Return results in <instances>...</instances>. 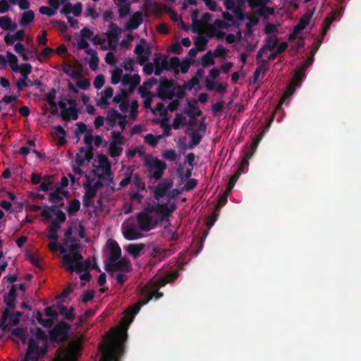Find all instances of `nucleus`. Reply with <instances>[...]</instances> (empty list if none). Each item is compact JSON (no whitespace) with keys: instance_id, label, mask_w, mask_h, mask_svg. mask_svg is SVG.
<instances>
[{"instance_id":"603ef678","label":"nucleus","mask_w":361,"mask_h":361,"mask_svg":"<svg viewBox=\"0 0 361 361\" xmlns=\"http://www.w3.org/2000/svg\"><path fill=\"white\" fill-rule=\"evenodd\" d=\"M208 43V40L205 37L198 36L195 39L194 44L196 46L197 49L199 50H204L205 49L206 45Z\"/></svg>"},{"instance_id":"ddd939ff","label":"nucleus","mask_w":361,"mask_h":361,"mask_svg":"<svg viewBox=\"0 0 361 361\" xmlns=\"http://www.w3.org/2000/svg\"><path fill=\"white\" fill-rule=\"evenodd\" d=\"M93 156V147H87V150L82 147L80 148L79 152L76 154L75 162L79 166H81L84 165L85 161L88 162L90 161Z\"/></svg>"},{"instance_id":"f704fd0d","label":"nucleus","mask_w":361,"mask_h":361,"mask_svg":"<svg viewBox=\"0 0 361 361\" xmlns=\"http://www.w3.org/2000/svg\"><path fill=\"white\" fill-rule=\"evenodd\" d=\"M122 152V145H120L119 144L110 143L109 147V154L111 157H117L121 155Z\"/></svg>"},{"instance_id":"ea45409f","label":"nucleus","mask_w":361,"mask_h":361,"mask_svg":"<svg viewBox=\"0 0 361 361\" xmlns=\"http://www.w3.org/2000/svg\"><path fill=\"white\" fill-rule=\"evenodd\" d=\"M188 105L189 108L185 111V114H187L190 117L201 115V111L198 109L195 103L193 104L191 102H188Z\"/></svg>"},{"instance_id":"4468645a","label":"nucleus","mask_w":361,"mask_h":361,"mask_svg":"<svg viewBox=\"0 0 361 361\" xmlns=\"http://www.w3.org/2000/svg\"><path fill=\"white\" fill-rule=\"evenodd\" d=\"M121 32V29L116 24L111 23L109 25V30L106 33V35L108 38L109 45L111 49L115 48L118 36Z\"/></svg>"},{"instance_id":"13d9d810","label":"nucleus","mask_w":361,"mask_h":361,"mask_svg":"<svg viewBox=\"0 0 361 361\" xmlns=\"http://www.w3.org/2000/svg\"><path fill=\"white\" fill-rule=\"evenodd\" d=\"M185 118L180 114H176L173 121L172 125H171L173 129L178 130L180 128V125L184 122Z\"/></svg>"},{"instance_id":"c756f323","label":"nucleus","mask_w":361,"mask_h":361,"mask_svg":"<svg viewBox=\"0 0 361 361\" xmlns=\"http://www.w3.org/2000/svg\"><path fill=\"white\" fill-rule=\"evenodd\" d=\"M145 245L143 243L138 244H129L127 247V252L131 255L134 258H137L141 251L144 249Z\"/></svg>"},{"instance_id":"4be33fe9","label":"nucleus","mask_w":361,"mask_h":361,"mask_svg":"<svg viewBox=\"0 0 361 361\" xmlns=\"http://www.w3.org/2000/svg\"><path fill=\"white\" fill-rule=\"evenodd\" d=\"M152 298H153V295H148L146 297V298L139 300L138 302L135 305L130 307H129V314H130L132 318L134 317L135 315L139 312L141 307L146 305L150 300L152 299Z\"/></svg>"},{"instance_id":"39448f33","label":"nucleus","mask_w":361,"mask_h":361,"mask_svg":"<svg viewBox=\"0 0 361 361\" xmlns=\"http://www.w3.org/2000/svg\"><path fill=\"white\" fill-rule=\"evenodd\" d=\"M47 353L46 347H39L37 341L30 338L28 341L27 349L25 354V361H37L39 357Z\"/></svg>"},{"instance_id":"1a4fd4ad","label":"nucleus","mask_w":361,"mask_h":361,"mask_svg":"<svg viewBox=\"0 0 361 361\" xmlns=\"http://www.w3.org/2000/svg\"><path fill=\"white\" fill-rule=\"evenodd\" d=\"M136 219L140 229L145 232L151 231L157 224L152 215L142 212L137 214Z\"/></svg>"},{"instance_id":"f3484780","label":"nucleus","mask_w":361,"mask_h":361,"mask_svg":"<svg viewBox=\"0 0 361 361\" xmlns=\"http://www.w3.org/2000/svg\"><path fill=\"white\" fill-rule=\"evenodd\" d=\"M142 13L140 11L135 12L127 21L126 27L128 30L137 29L142 23Z\"/></svg>"},{"instance_id":"393cba45","label":"nucleus","mask_w":361,"mask_h":361,"mask_svg":"<svg viewBox=\"0 0 361 361\" xmlns=\"http://www.w3.org/2000/svg\"><path fill=\"white\" fill-rule=\"evenodd\" d=\"M123 237L128 240H134L140 239L142 235L137 231L135 228L128 227L124 228L123 231Z\"/></svg>"},{"instance_id":"37998d69","label":"nucleus","mask_w":361,"mask_h":361,"mask_svg":"<svg viewBox=\"0 0 361 361\" xmlns=\"http://www.w3.org/2000/svg\"><path fill=\"white\" fill-rule=\"evenodd\" d=\"M98 161L99 164V166L107 170V173L110 174V163L107 158V157L104 154H100L98 155Z\"/></svg>"},{"instance_id":"bb28decb","label":"nucleus","mask_w":361,"mask_h":361,"mask_svg":"<svg viewBox=\"0 0 361 361\" xmlns=\"http://www.w3.org/2000/svg\"><path fill=\"white\" fill-rule=\"evenodd\" d=\"M68 194L67 191L63 190L61 188H57L54 192L49 194V200L53 204H57L63 200V196Z\"/></svg>"},{"instance_id":"9b49d317","label":"nucleus","mask_w":361,"mask_h":361,"mask_svg":"<svg viewBox=\"0 0 361 361\" xmlns=\"http://www.w3.org/2000/svg\"><path fill=\"white\" fill-rule=\"evenodd\" d=\"M52 214L56 216L54 221H58L60 224L66 221V214L61 209H59L56 205L45 206L40 215L47 221H49L51 219Z\"/></svg>"},{"instance_id":"9d476101","label":"nucleus","mask_w":361,"mask_h":361,"mask_svg":"<svg viewBox=\"0 0 361 361\" xmlns=\"http://www.w3.org/2000/svg\"><path fill=\"white\" fill-rule=\"evenodd\" d=\"M130 269V263L126 258H120L115 262L106 263L104 265V269L112 276L114 271H128Z\"/></svg>"},{"instance_id":"58836bf2","label":"nucleus","mask_w":361,"mask_h":361,"mask_svg":"<svg viewBox=\"0 0 361 361\" xmlns=\"http://www.w3.org/2000/svg\"><path fill=\"white\" fill-rule=\"evenodd\" d=\"M252 157V152H247L245 157L240 161V164L236 171V172H240V175L245 172V168L247 167L249 161L248 160Z\"/></svg>"},{"instance_id":"3c124183","label":"nucleus","mask_w":361,"mask_h":361,"mask_svg":"<svg viewBox=\"0 0 361 361\" xmlns=\"http://www.w3.org/2000/svg\"><path fill=\"white\" fill-rule=\"evenodd\" d=\"M249 6L255 9L257 7H260L261 8L263 7V6L267 5L270 0H246Z\"/></svg>"},{"instance_id":"864d4df0","label":"nucleus","mask_w":361,"mask_h":361,"mask_svg":"<svg viewBox=\"0 0 361 361\" xmlns=\"http://www.w3.org/2000/svg\"><path fill=\"white\" fill-rule=\"evenodd\" d=\"M133 183L138 190H145V183L137 174H135L133 176Z\"/></svg>"},{"instance_id":"5fc2aeb1","label":"nucleus","mask_w":361,"mask_h":361,"mask_svg":"<svg viewBox=\"0 0 361 361\" xmlns=\"http://www.w3.org/2000/svg\"><path fill=\"white\" fill-rule=\"evenodd\" d=\"M123 75V70L121 68H116L111 75V83L114 85L118 84L121 80V77Z\"/></svg>"},{"instance_id":"69168bd1","label":"nucleus","mask_w":361,"mask_h":361,"mask_svg":"<svg viewBox=\"0 0 361 361\" xmlns=\"http://www.w3.org/2000/svg\"><path fill=\"white\" fill-rule=\"evenodd\" d=\"M274 13V9L273 8L267 6V5L263 6V7L258 11V15L264 18L272 16Z\"/></svg>"},{"instance_id":"e2e57ef3","label":"nucleus","mask_w":361,"mask_h":361,"mask_svg":"<svg viewBox=\"0 0 361 361\" xmlns=\"http://www.w3.org/2000/svg\"><path fill=\"white\" fill-rule=\"evenodd\" d=\"M214 64V60L213 59L211 55V51H209L206 54H204L202 58V65L203 67H207L210 65Z\"/></svg>"},{"instance_id":"0e129e2a","label":"nucleus","mask_w":361,"mask_h":361,"mask_svg":"<svg viewBox=\"0 0 361 361\" xmlns=\"http://www.w3.org/2000/svg\"><path fill=\"white\" fill-rule=\"evenodd\" d=\"M176 90L174 91V97H176V99H182L185 97V90L186 89L185 86L183 85V86H180V85H178L176 83Z\"/></svg>"},{"instance_id":"4d7b16f0","label":"nucleus","mask_w":361,"mask_h":361,"mask_svg":"<svg viewBox=\"0 0 361 361\" xmlns=\"http://www.w3.org/2000/svg\"><path fill=\"white\" fill-rule=\"evenodd\" d=\"M85 14L87 17H90L92 19L98 18L99 15L97 13L94 5L87 4L85 11Z\"/></svg>"},{"instance_id":"5701e85b","label":"nucleus","mask_w":361,"mask_h":361,"mask_svg":"<svg viewBox=\"0 0 361 361\" xmlns=\"http://www.w3.org/2000/svg\"><path fill=\"white\" fill-rule=\"evenodd\" d=\"M63 71L74 80L80 79L82 75V66L79 64V68L74 69L71 65H66L63 67Z\"/></svg>"},{"instance_id":"f03ea898","label":"nucleus","mask_w":361,"mask_h":361,"mask_svg":"<svg viewBox=\"0 0 361 361\" xmlns=\"http://www.w3.org/2000/svg\"><path fill=\"white\" fill-rule=\"evenodd\" d=\"M139 154L144 156V166L147 169L148 176L155 180H159L163 176L164 172L166 169V164L157 157H154L151 154H145L144 152L139 151Z\"/></svg>"},{"instance_id":"4c0bfd02","label":"nucleus","mask_w":361,"mask_h":361,"mask_svg":"<svg viewBox=\"0 0 361 361\" xmlns=\"http://www.w3.org/2000/svg\"><path fill=\"white\" fill-rule=\"evenodd\" d=\"M55 133L57 136H59V145L62 146L65 145L66 140V133L63 128L61 126H56L54 127Z\"/></svg>"},{"instance_id":"a18cd8bd","label":"nucleus","mask_w":361,"mask_h":361,"mask_svg":"<svg viewBox=\"0 0 361 361\" xmlns=\"http://www.w3.org/2000/svg\"><path fill=\"white\" fill-rule=\"evenodd\" d=\"M128 96V92L125 89H121L120 92L114 97L113 101L119 104L120 102L127 100Z\"/></svg>"},{"instance_id":"f257e3e1","label":"nucleus","mask_w":361,"mask_h":361,"mask_svg":"<svg viewBox=\"0 0 361 361\" xmlns=\"http://www.w3.org/2000/svg\"><path fill=\"white\" fill-rule=\"evenodd\" d=\"M124 319L122 320L121 326L114 330V338L113 342L106 344H102L99 346V351L102 356L100 361H120V357L124 353V343L127 341V330L129 323L124 324Z\"/></svg>"},{"instance_id":"c85d7f7f","label":"nucleus","mask_w":361,"mask_h":361,"mask_svg":"<svg viewBox=\"0 0 361 361\" xmlns=\"http://www.w3.org/2000/svg\"><path fill=\"white\" fill-rule=\"evenodd\" d=\"M0 27L4 30H13L16 28L17 25L16 23H12L11 18L8 16L0 17Z\"/></svg>"},{"instance_id":"a878e982","label":"nucleus","mask_w":361,"mask_h":361,"mask_svg":"<svg viewBox=\"0 0 361 361\" xmlns=\"http://www.w3.org/2000/svg\"><path fill=\"white\" fill-rule=\"evenodd\" d=\"M57 308L59 310V312L67 320L73 322L75 319V314L73 312L74 308L73 307L68 309L66 306L59 304L57 305Z\"/></svg>"},{"instance_id":"49530a36","label":"nucleus","mask_w":361,"mask_h":361,"mask_svg":"<svg viewBox=\"0 0 361 361\" xmlns=\"http://www.w3.org/2000/svg\"><path fill=\"white\" fill-rule=\"evenodd\" d=\"M66 269L70 272L76 271L78 273H81L82 271H86L87 270V266H85V264H83V262H76L74 264H73L72 269L71 268H66Z\"/></svg>"},{"instance_id":"72a5a7b5","label":"nucleus","mask_w":361,"mask_h":361,"mask_svg":"<svg viewBox=\"0 0 361 361\" xmlns=\"http://www.w3.org/2000/svg\"><path fill=\"white\" fill-rule=\"evenodd\" d=\"M80 208V202L78 200H72L67 207V212L69 216H73L77 213Z\"/></svg>"},{"instance_id":"a19ab883","label":"nucleus","mask_w":361,"mask_h":361,"mask_svg":"<svg viewBox=\"0 0 361 361\" xmlns=\"http://www.w3.org/2000/svg\"><path fill=\"white\" fill-rule=\"evenodd\" d=\"M161 207V204L159 203H156L155 202H149L147 204V206L142 211V212H145L151 215L152 213L155 212L158 213L159 209Z\"/></svg>"},{"instance_id":"20e7f679","label":"nucleus","mask_w":361,"mask_h":361,"mask_svg":"<svg viewBox=\"0 0 361 361\" xmlns=\"http://www.w3.org/2000/svg\"><path fill=\"white\" fill-rule=\"evenodd\" d=\"M174 252V250L172 248H161L154 246L149 253L150 259L149 260L148 264L150 267H154L165 258L173 255Z\"/></svg>"},{"instance_id":"6e6d98bb","label":"nucleus","mask_w":361,"mask_h":361,"mask_svg":"<svg viewBox=\"0 0 361 361\" xmlns=\"http://www.w3.org/2000/svg\"><path fill=\"white\" fill-rule=\"evenodd\" d=\"M22 78L17 80L16 85L18 89V92H20L24 87H27L28 75H21Z\"/></svg>"},{"instance_id":"e433bc0d","label":"nucleus","mask_w":361,"mask_h":361,"mask_svg":"<svg viewBox=\"0 0 361 361\" xmlns=\"http://www.w3.org/2000/svg\"><path fill=\"white\" fill-rule=\"evenodd\" d=\"M178 276V271H171L168 273L164 279H161L159 281V285L160 286H164L167 283H171L175 281Z\"/></svg>"},{"instance_id":"cd10ccee","label":"nucleus","mask_w":361,"mask_h":361,"mask_svg":"<svg viewBox=\"0 0 361 361\" xmlns=\"http://www.w3.org/2000/svg\"><path fill=\"white\" fill-rule=\"evenodd\" d=\"M314 12V8H313L312 11L305 13L302 18L300 19L299 22L296 25L297 28L298 30H304L306 26L310 23L311 18H312V16Z\"/></svg>"},{"instance_id":"a211bd4d","label":"nucleus","mask_w":361,"mask_h":361,"mask_svg":"<svg viewBox=\"0 0 361 361\" xmlns=\"http://www.w3.org/2000/svg\"><path fill=\"white\" fill-rule=\"evenodd\" d=\"M172 184L171 183H159L154 190L153 196L154 199L159 201L161 197H164L167 194Z\"/></svg>"},{"instance_id":"c9c22d12","label":"nucleus","mask_w":361,"mask_h":361,"mask_svg":"<svg viewBox=\"0 0 361 361\" xmlns=\"http://www.w3.org/2000/svg\"><path fill=\"white\" fill-rule=\"evenodd\" d=\"M56 93V90L52 88L46 95L47 102L51 106L54 107V109L52 111V114H56L58 111L56 109L57 104L55 102Z\"/></svg>"},{"instance_id":"2f4dec72","label":"nucleus","mask_w":361,"mask_h":361,"mask_svg":"<svg viewBox=\"0 0 361 361\" xmlns=\"http://www.w3.org/2000/svg\"><path fill=\"white\" fill-rule=\"evenodd\" d=\"M6 57L11 69L13 72H18L20 71V66L18 64V61L16 56L10 51H7Z\"/></svg>"},{"instance_id":"052dcab7","label":"nucleus","mask_w":361,"mask_h":361,"mask_svg":"<svg viewBox=\"0 0 361 361\" xmlns=\"http://www.w3.org/2000/svg\"><path fill=\"white\" fill-rule=\"evenodd\" d=\"M160 68H157V70L154 71V75L156 76H159L161 74L164 70L169 71V62L166 58L162 59L160 63Z\"/></svg>"},{"instance_id":"dca6fc26","label":"nucleus","mask_w":361,"mask_h":361,"mask_svg":"<svg viewBox=\"0 0 361 361\" xmlns=\"http://www.w3.org/2000/svg\"><path fill=\"white\" fill-rule=\"evenodd\" d=\"M22 313L20 312H13V310L6 309L2 314V320L5 322L8 320V324L14 326L18 324Z\"/></svg>"},{"instance_id":"338daca9","label":"nucleus","mask_w":361,"mask_h":361,"mask_svg":"<svg viewBox=\"0 0 361 361\" xmlns=\"http://www.w3.org/2000/svg\"><path fill=\"white\" fill-rule=\"evenodd\" d=\"M14 49L16 53H18L19 55H20L23 58V59L25 61L28 60V58L25 53V47L23 46V44H21L20 42L16 43L14 46Z\"/></svg>"},{"instance_id":"aec40b11","label":"nucleus","mask_w":361,"mask_h":361,"mask_svg":"<svg viewBox=\"0 0 361 361\" xmlns=\"http://www.w3.org/2000/svg\"><path fill=\"white\" fill-rule=\"evenodd\" d=\"M110 250V256L109 261L110 262H115L121 257V250L119 247L118 244L115 241L112 240L109 245Z\"/></svg>"},{"instance_id":"423d86ee","label":"nucleus","mask_w":361,"mask_h":361,"mask_svg":"<svg viewBox=\"0 0 361 361\" xmlns=\"http://www.w3.org/2000/svg\"><path fill=\"white\" fill-rule=\"evenodd\" d=\"M70 325L66 322L61 321L56 324L49 331V337L52 341L63 342L66 341Z\"/></svg>"},{"instance_id":"79ce46f5","label":"nucleus","mask_w":361,"mask_h":361,"mask_svg":"<svg viewBox=\"0 0 361 361\" xmlns=\"http://www.w3.org/2000/svg\"><path fill=\"white\" fill-rule=\"evenodd\" d=\"M305 76V74L303 73L299 72L297 70H295L293 78L290 82V87H299L302 83V80L303 77Z\"/></svg>"},{"instance_id":"774afa93","label":"nucleus","mask_w":361,"mask_h":361,"mask_svg":"<svg viewBox=\"0 0 361 361\" xmlns=\"http://www.w3.org/2000/svg\"><path fill=\"white\" fill-rule=\"evenodd\" d=\"M228 53V49L224 48L222 45H217L216 48L214 51V56L215 57H225Z\"/></svg>"},{"instance_id":"b1692460","label":"nucleus","mask_w":361,"mask_h":361,"mask_svg":"<svg viewBox=\"0 0 361 361\" xmlns=\"http://www.w3.org/2000/svg\"><path fill=\"white\" fill-rule=\"evenodd\" d=\"M123 115L114 109H111L107 112L106 122L109 128H114L116 125V121L122 118Z\"/></svg>"},{"instance_id":"f8f14e48","label":"nucleus","mask_w":361,"mask_h":361,"mask_svg":"<svg viewBox=\"0 0 361 361\" xmlns=\"http://www.w3.org/2000/svg\"><path fill=\"white\" fill-rule=\"evenodd\" d=\"M58 105L61 109L60 116L63 121L68 122L71 120L76 121L78 118V109H68L66 103L62 100L59 102Z\"/></svg>"},{"instance_id":"0eeeda50","label":"nucleus","mask_w":361,"mask_h":361,"mask_svg":"<svg viewBox=\"0 0 361 361\" xmlns=\"http://www.w3.org/2000/svg\"><path fill=\"white\" fill-rule=\"evenodd\" d=\"M206 124L204 123V121H202L197 129L192 130L191 128H188L187 130V133L190 135V142L188 147V149H192L200 143L206 132Z\"/></svg>"},{"instance_id":"de8ad7c7","label":"nucleus","mask_w":361,"mask_h":361,"mask_svg":"<svg viewBox=\"0 0 361 361\" xmlns=\"http://www.w3.org/2000/svg\"><path fill=\"white\" fill-rule=\"evenodd\" d=\"M111 142L114 144H119L120 145H123V136L120 131L113 130L111 132Z\"/></svg>"},{"instance_id":"680f3d73","label":"nucleus","mask_w":361,"mask_h":361,"mask_svg":"<svg viewBox=\"0 0 361 361\" xmlns=\"http://www.w3.org/2000/svg\"><path fill=\"white\" fill-rule=\"evenodd\" d=\"M162 156L165 159L170 161H174L177 159V154L173 149L164 151Z\"/></svg>"},{"instance_id":"2eb2a0df","label":"nucleus","mask_w":361,"mask_h":361,"mask_svg":"<svg viewBox=\"0 0 361 361\" xmlns=\"http://www.w3.org/2000/svg\"><path fill=\"white\" fill-rule=\"evenodd\" d=\"M83 259V257L80 253L79 250L77 251H73V252H69V254L64 255L62 257V260L63 265L66 268L72 269L73 264L76 263V262H82Z\"/></svg>"},{"instance_id":"6ab92c4d","label":"nucleus","mask_w":361,"mask_h":361,"mask_svg":"<svg viewBox=\"0 0 361 361\" xmlns=\"http://www.w3.org/2000/svg\"><path fill=\"white\" fill-rule=\"evenodd\" d=\"M84 188L85 190V192L83 195L82 198V204L85 207L89 208L94 206L93 199L97 195V192L92 190L91 188H89L85 184H84Z\"/></svg>"},{"instance_id":"bf43d9fd","label":"nucleus","mask_w":361,"mask_h":361,"mask_svg":"<svg viewBox=\"0 0 361 361\" xmlns=\"http://www.w3.org/2000/svg\"><path fill=\"white\" fill-rule=\"evenodd\" d=\"M68 247L69 252L77 251L80 248V245L78 243V240L74 237L68 240V243L66 245Z\"/></svg>"},{"instance_id":"8fccbe9b","label":"nucleus","mask_w":361,"mask_h":361,"mask_svg":"<svg viewBox=\"0 0 361 361\" xmlns=\"http://www.w3.org/2000/svg\"><path fill=\"white\" fill-rule=\"evenodd\" d=\"M118 13H119V16L121 18H125L126 17L129 13H130V5L129 3H126V4H119L118 5Z\"/></svg>"},{"instance_id":"473e14b6","label":"nucleus","mask_w":361,"mask_h":361,"mask_svg":"<svg viewBox=\"0 0 361 361\" xmlns=\"http://www.w3.org/2000/svg\"><path fill=\"white\" fill-rule=\"evenodd\" d=\"M257 66L254 72V74H253V79H254V82H256L262 71H267L268 70V67H267V60H262L261 61H259V63H257Z\"/></svg>"},{"instance_id":"7ed1b4c3","label":"nucleus","mask_w":361,"mask_h":361,"mask_svg":"<svg viewBox=\"0 0 361 361\" xmlns=\"http://www.w3.org/2000/svg\"><path fill=\"white\" fill-rule=\"evenodd\" d=\"M176 82L166 78H161L157 89V95L161 100H172L176 90Z\"/></svg>"},{"instance_id":"412c9836","label":"nucleus","mask_w":361,"mask_h":361,"mask_svg":"<svg viewBox=\"0 0 361 361\" xmlns=\"http://www.w3.org/2000/svg\"><path fill=\"white\" fill-rule=\"evenodd\" d=\"M138 93L144 99V107L146 109L151 108L153 97L152 93L150 91L146 90L144 86H140L138 88Z\"/></svg>"},{"instance_id":"c03bdc74","label":"nucleus","mask_w":361,"mask_h":361,"mask_svg":"<svg viewBox=\"0 0 361 361\" xmlns=\"http://www.w3.org/2000/svg\"><path fill=\"white\" fill-rule=\"evenodd\" d=\"M161 138V135L154 136L151 133L147 134L144 137L145 142L152 147H155Z\"/></svg>"},{"instance_id":"6e6552de","label":"nucleus","mask_w":361,"mask_h":361,"mask_svg":"<svg viewBox=\"0 0 361 361\" xmlns=\"http://www.w3.org/2000/svg\"><path fill=\"white\" fill-rule=\"evenodd\" d=\"M134 52L137 55V62L140 66H142L149 60L152 53L151 48L145 39L140 40V43L136 45Z\"/></svg>"},{"instance_id":"09e8293b","label":"nucleus","mask_w":361,"mask_h":361,"mask_svg":"<svg viewBox=\"0 0 361 361\" xmlns=\"http://www.w3.org/2000/svg\"><path fill=\"white\" fill-rule=\"evenodd\" d=\"M37 319L40 324L47 328L51 327L54 323L51 318H43L40 312H37Z\"/></svg>"},{"instance_id":"7c9ffc66","label":"nucleus","mask_w":361,"mask_h":361,"mask_svg":"<svg viewBox=\"0 0 361 361\" xmlns=\"http://www.w3.org/2000/svg\"><path fill=\"white\" fill-rule=\"evenodd\" d=\"M35 13L33 11L29 10L22 13L19 23L21 26H27L33 21Z\"/></svg>"}]
</instances>
